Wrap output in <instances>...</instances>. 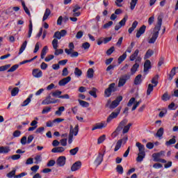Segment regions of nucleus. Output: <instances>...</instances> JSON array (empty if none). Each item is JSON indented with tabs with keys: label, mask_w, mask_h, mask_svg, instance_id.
Returning a JSON list of instances; mask_svg holds the SVG:
<instances>
[{
	"label": "nucleus",
	"mask_w": 178,
	"mask_h": 178,
	"mask_svg": "<svg viewBox=\"0 0 178 178\" xmlns=\"http://www.w3.org/2000/svg\"><path fill=\"white\" fill-rule=\"evenodd\" d=\"M113 24V22L110 21L103 26V29H109V27H111Z\"/></svg>",
	"instance_id": "nucleus-64"
},
{
	"label": "nucleus",
	"mask_w": 178,
	"mask_h": 178,
	"mask_svg": "<svg viewBox=\"0 0 178 178\" xmlns=\"http://www.w3.org/2000/svg\"><path fill=\"white\" fill-rule=\"evenodd\" d=\"M151 61L149 60H146L144 63V72L147 73L151 69Z\"/></svg>",
	"instance_id": "nucleus-24"
},
{
	"label": "nucleus",
	"mask_w": 178,
	"mask_h": 178,
	"mask_svg": "<svg viewBox=\"0 0 178 178\" xmlns=\"http://www.w3.org/2000/svg\"><path fill=\"white\" fill-rule=\"evenodd\" d=\"M154 86L152 84L149 83L147 86V95H151V93L154 91Z\"/></svg>",
	"instance_id": "nucleus-39"
},
{
	"label": "nucleus",
	"mask_w": 178,
	"mask_h": 178,
	"mask_svg": "<svg viewBox=\"0 0 178 178\" xmlns=\"http://www.w3.org/2000/svg\"><path fill=\"white\" fill-rule=\"evenodd\" d=\"M141 77H143V75H141V74H138V76H136L135 77L134 84L136 86H138V85L141 84V83H143V79H141Z\"/></svg>",
	"instance_id": "nucleus-26"
},
{
	"label": "nucleus",
	"mask_w": 178,
	"mask_h": 178,
	"mask_svg": "<svg viewBox=\"0 0 178 178\" xmlns=\"http://www.w3.org/2000/svg\"><path fill=\"white\" fill-rule=\"evenodd\" d=\"M52 108L49 106H47L42 111V114L45 115V113H48L49 112H51Z\"/></svg>",
	"instance_id": "nucleus-57"
},
{
	"label": "nucleus",
	"mask_w": 178,
	"mask_h": 178,
	"mask_svg": "<svg viewBox=\"0 0 178 178\" xmlns=\"http://www.w3.org/2000/svg\"><path fill=\"white\" fill-rule=\"evenodd\" d=\"M127 58V54L124 52L122 56L118 58V64L120 65Z\"/></svg>",
	"instance_id": "nucleus-37"
},
{
	"label": "nucleus",
	"mask_w": 178,
	"mask_h": 178,
	"mask_svg": "<svg viewBox=\"0 0 178 178\" xmlns=\"http://www.w3.org/2000/svg\"><path fill=\"white\" fill-rule=\"evenodd\" d=\"M87 76L88 79H92V77H94V70L92 68L88 70Z\"/></svg>",
	"instance_id": "nucleus-41"
},
{
	"label": "nucleus",
	"mask_w": 178,
	"mask_h": 178,
	"mask_svg": "<svg viewBox=\"0 0 178 178\" xmlns=\"http://www.w3.org/2000/svg\"><path fill=\"white\" fill-rule=\"evenodd\" d=\"M127 122H129V120L124 118L119 123L118 127L115 129V131L113 132V134H111V137L113 138H115V137H118V136H119V133H120L122 130V134H126L127 133H129V130H130V127L133 126V124L129 123L127 124Z\"/></svg>",
	"instance_id": "nucleus-1"
},
{
	"label": "nucleus",
	"mask_w": 178,
	"mask_h": 178,
	"mask_svg": "<svg viewBox=\"0 0 178 178\" xmlns=\"http://www.w3.org/2000/svg\"><path fill=\"white\" fill-rule=\"evenodd\" d=\"M161 27H162V17H158L157 25L154 27L152 38L148 40L149 44H155V41H156L158 37H159V31H161Z\"/></svg>",
	"instance_id": "nucleus-2"
},
{
	"label": "nucleus",
	"mask_w": 178,
	"mask_h": 178,
	"mask_svg": "<svg viewBox=\"0 0 178 178\" xmlns=\"http://www.w3.org/2000/svg\"><path fill=\"white\" fill-rule=\"evenodd\" d=\"M10 151L9 147H0V154H8Z\"/></svg>",
	"instance_id": "nucleus-36"
},
{
	"label": "nucleus",
	"mask_w": 178,
	"mask_h": 178,
	"mask_svg": "<svg viewBox=\"0 0 178 178\" xmlns=\"http://www.w3.org/2000/svg\"><path fill=\"white\" fill-rule=\"evenodd\" d=\"M165 152L163 150H161V152L157 153H154L152 154L153 161L154 162H157L158 161H159V159H161V158H163V156H165Z\"/></svg>",
	"instance_id": "nucleus-8"
},
{
	"label": "nucleus",
	"mask_w": 178,
	"mask_h": 178,
	"mask_svg": "<svg viewBox=\"0 0 178 178\" xmlns=\"http://www.w3.org/2000/svg\"><path fill=\"white\" fill-rule=\"evenodd\" d=\"M62 112H65L64 106L59 107L58 110L55 112V115H58V116H60L62 115Z\"/></svg>",
	"instance_id": "nucleus-48"
},
{
	"label": "nucleus",
	"mask_w": 178,
	"mask_h": 178,
	"mask_svg": "<svg viewBox=\"0 0 178 178\" xmlns=\"http://www.w3.org/2000/svg\"><path fill=\"white\" fill-rule=\"evenodd\" d=\"M113 52H115V47H111L106 51V54L108 55V56H110V55H112Z\"/></svg>",
	"instance_id": "nucleus-58"
},
{
	"label": "nucleus",
	"mask_w": 178,
	"mask_h": 178,
	"mask_svg": "<svg viewBox=\"0 0 178 178\" xmlns=\"http://www.w3.org/2000/svg\"><path fill=\"white\" fill-rule=\"evenodd\" d=\"M16 175V169H13L11 172H8L6 175V177L8 178L15 177V175Z\"/></svg>",
	"instance_id": "nucleus-54"
},
{
	"label": "nucleus",
	"mask_w": 178,
	"mask_h": 178,
	"mask_svg": "<svg viewBox=\"0 0 178 178\" xmlns=\"http://www.w3.org/2000/svg\"><path fill=\"white\" fill-rule=\"evenodd\" d=\"M51 44L53 45L54 49H55L54 55L58 56V55H62V54H63V49H58V40L54 39L52 40Z\"/></svg>",
	"instance_id": "nucleus-4"
},
{
	"label": "nucleus",
	"mask_w": 178,
	"mask_h": 178,
	"mask_svg": "<svg viewBox=\"0 0 178 178\" xmlns=\"http://www.w3.org/2000/svg\"><path fill=\"white\" fill-rule=\"evenodd\" d=\"M116 91V83H111L108 88L104 90V96L106 98H109L111 95H112V92H115Z\"/></svg>",
	"instance_id": "nucleus-3"
},
{
	"label": "nucleus",
	"mask_w": 178,
	"mask_h": 178,
	"mask_svg": "<svg viewBox=\"0 0 178 178\" xmlns=\"http://www.w3.org/2000/svg\"><path fill=\"white\" fill-rule=\"evenodd\" d=\"M140 52V50L136 49L135 50V51L134 52V54H132L130 57H129V60H131V62H134V60H137V58L140 57V56H138V54Z\"/></svg>",
	"instance_id": "nucleus-20"
},
{
	"label": "nucleus",
	"mask_w": 178,
	"mask_h": 178,
	"mask_svg": "<svg viewBox=\"0 0 178 178\" xmlns=\"http://www.w3.org/2000/svg\"><path fill=\"white\" fill-rule=\"evenodd\" d=\"M81 168V161L75 162L71 167L72 172H76V170H79Z\"/></svg>",
	"instance_id": "nucleus-18"
},
{
	"label": "nucleus",
	"mask_w": 178,
	"mask_h": 178,
	"mask_svg": "<svg viewBox=\"0 0 178 178\" xmlns=\"http://www.w3.org/2000/svg\"><path fill=\"white\" fill-rule=\"evenodd\" d=\"M116 171L120 175H123V167L122 165H117Z\"/></svg>",
	"instance_id": "nucleus-60"
},
{
	"label": "nucleus",
	"mask_w": 178,
	"mask_h": 178,
	"mask_svg": "<svg viewBox=\"0 0 178 178\" xmlns=\"http://www.w3.org/2000/svg\"><path fill=\"white\" fill-rule=\"evenodd\" d=\"M31 34H33V22L29 20V29L28 32V38H31Z\"/></svg>",
	"instance_id": "nucleus-33"
},
{
	"label": "nucleus",
	"mask_w": 178,
	"mask_h": 178,
	"mask_svg": "<svg viewBox=\"0 0 178 178\" xmlns=\"http://www.w3.org/2000/svg\"><path fill=\"white\" fill-rule=\"evenodd\" d=\"M33 98V95H30L29 97L24 101L21 106H27L30 102H31V99Z\"/></svg>",
	"instance_id": "nucleus-31"
},
{
	"label": "nucleus",
	"mask_w": 178,
	"mask_h": 178,
	"mask_svg": "<svg viewBox=\"0 0 178 178\" xmlns=\"http://www.w3.org/2000/svg\"><path fill=\"white\" fill-rule=\"evenodd\" d=\"M58 99H55L51 97V95H49L42 102V105H50V104H56Z\"/></svg>",
	"instance_id": "nucleus-5"
},
{
	"label": "nucleus",
	"mask_w": 178,
	"mask_h": 178,
	"mask_svg": "<svg viewBox=\"0 0 178 178\" xmlns=\"http://www.w3.org/2000/svg\"><path fill=\"white\" fill-rule=\"evenodd\" d=\"M22 5L24 8V12L26 13V15H28L29 16H30L31 13H30V10H29V8H27V6H26V3H24V1H22Z\"/></svg>",
	"instance_id": "nucleus-50"
},
{
	"label": "nucleus",
	"mask_w": 178,
	"mask_h": 178,
	"mask_svg": "<svg viewBox=\"0 0 178 178\" xmlns=\"http://www.w3.org/2000/svg\"><path fill=\"white\" fill-rule=\"evenodd\" d=\"M106 136L105 135H102V136H100L98 139H97V144H102L103 141H105V138H106Z\"/></svg>",
	"instance_id": "nucleus-63"
},
{
	"label": "nucleus",
	"mask_w": 178,
	"mask_h": 178,
	"mask_svg": "<svg viewBox=\"0 0 178 178\" xmlns=\"http://www.w3.org/2000/svg\"><path fill=\"white\" fill-rule=\"evenodd\" d=\"M144 158H145V154H138V157L136 158L137 162H143L144 160Z\"/></svg>",
	"instance_id": "nucleus-42"
},
{
	"label": "nucleus",
	"mask_w": 178,
	"mask_h": 178,
	"mask_svg": "<svg viewBox=\"0 0 178 178\" xmlns=\"http://www.w3.org/2000/svg\"><path fill=\"white\" fill-rule=\"evenodd\" d=\"M74 73L76 77H80L83 74V72L79 67L75 68Z\"/></svg>",
	"instance_id": "nucleus-44"
},
{
	"label": "nucleus",
	"mask_w": 178,
	"mask_h": 178,
	"mask_svg": "<svg viewBox=\"0 0 178 178\" xmlns=\"http://www.w3.org/2000/svg\"><path fill=\"white\" fill-rule=\"evenodd\" d=\"M63 77H66V76H69V70H67V67H64L62 72Z\"/></svg>",
	"instance_id": "nucleus-62"
},
{
	"label": "nucleus",
	"mask_w": 178,
	"mask_h": 178,
	"mask_svg": "<svg viewBox=\"0 0 178 178\" xmlns=\"http://www.w3.org/2000/svg\"><path fill=\"white\" fill-rule=\"evenodd\" d=\"M67 34V31L66 30H61L60 31H56L54 33V35L53 36V38H55L54 40H60L62 37H65Z\"/></svg>",
	"instance_id": "nucleus-9"
},
{
	"label": "nucleus",
	"mask_w": 178,
	"mask_h": 178,
	"mask_svg": "<svg viewBox=\"0 0 178 178\" xmlns=\"http://www.w3.org/2000/svg\"><path fill=\"white\" fill-rule=\"evenodd\" d=\"M159 79V75H156L152 78L151 83L154 84V87H156V86H158Z\"/></svg>",
	"instance_id": "nucleus-35"
},
{
	"label": "nucleus",
	"mask_w": 178,
	"mask_h": 178,
	"mask_svg": "<svg viewBox=\"0 0 178 178\" xmlns=\"http://www.w3.org/2000/svg\"><path fill=\"white\" fill-rule=\"evenodd\" d=\"M104 154L99 153L98 156H97L96 159L94 161V164L96 166H99L101 163H102V161H104Z\"/></svg>",
	"instance_id": "nucleus-15"
},
{
	"label": "nucleus",
	"mask_w": 178,
	"mask_h": 178,
	"mask_svg": "<svg viewBox=\"0 0 178 178\" xmlns=\"http://www.w3.org/2000/svg\"><path fill=\"white\" fill-rule=\"evenodd\" d=\"M106 126H108V124H106V122H98L92 128V131H94V130H101L102 129H105Z\"/></svg>",
	"instance_id": "nucleus-10"
},
{
	"label": "nucleus",
	"mask_w": 178,
	"mask_h": 178,
	"mask_svg": "<svg viewBox=\"0 0 178 178\" xmlns=\"http://www.w3.org/2000/svg\"><path fill=\"white\" fill-rule=\"evenodd\" d=\"M156 137H159V138H161V137H162V136H163V128L161 127L156 132V134H155Z\"/></svg>",
	"instance_id": "nucleus-45"
},
{
	"label": "nucleus",
	"mask_w": 178,
	"mask_h": 178,
	"mask_svg": "<svg viewBox=\"0 0 178 178\" xmlns=\"http://www.w3.org/2000/svg\"><path fill=\"white\" fill-rule=\"evenodd\" d=\"M166 147H170V145H173V144H176V136H173L171 139L165 142Z\"/></svg>",
	"instance_id": "nucleus-25"
},
{
	"label": "nucleus",
	"mask_w": 178,
	"mask_h": 178,
	"mask_svg": "<svg viewBox=\"0 0 178 178\" xmlns=\"http://www.w3.org/2000/svg\"><path fill=\"white\" fill-rule=\"evenodd\" d=\"M141 60H142L141 57H137L136 60V63L131 68V74L133 75L136 74V72H137V70H138V67H140V65L138 63L141 62Z\"/></svg>",
	"instance_id": "nucleus-7"
},
{
	"label": "nucleus",
	"mask_w": 178,
	"mask_h": 178,
	"mask_svg": "<svg viewBox=\"0 0 178 178\" xmlns=\"http://www.w3.org/2000/svg\"><path fill=\"white\" fill-rule=\"evenodd\" d=\"M52 97H54L56 98H59V97H61L62 95V91L60 90H56L53 92H51Z\"/></svg>",
	"instance_id": "nucleus-43"
},
{
	"label": "nucleus",
	"mask_w": 178,
	"mask_h": 178,
	"mask_svg": "<svg viewBox=\"0 0 178 178\" xmlns=\"http://www.w3.org/2000/svg\"><path fill=\"white\" fill-rule=\"evenodd\" d=\"M32 75L35 79H40L42 76V71L38 68L33 69L32 71Z\"/></svg>",
	"instance_id": "nucleus-16"
},
{
	"label": "nucleus",
	"mask_w": 178,
	"mask_h": 178,
	"mask_svg": "<svg viewBox=\"0 0 178 178\" xmlns=\"http://www.w3.org/2000/svg\"><path fill=\"white\" fill-rule=\"evenodd\" d=\"M154 86L152 84L149 83L147 86V95H151V93L154 91Z\"/></svg>",
	"instance_id": "nucleus-40"
},
{
	"label": "nucleus",
	"mask_w": 178,
	"mask_h": 178,
	"mask_svg": "<svg viewBox=\"0 0 178 178\" xmlns=\"http://www.w3.org/2000/svg\"><path fill=\"white\" fill-rule=\"evenodd\" d=\"M127 81L122 77L120 78L118 81V87H123L126 84Z\"/></svg>",
	"instance_id": "nucleus-49"
},
{
	"label": "nucleus",
	"mask_w": 178,
	"mask_h": 178,
	"mask_svg": "<svg viewBox=\"0 0 178 178\" xmlns=\"http://www.w3.org/2000/svg\"><path fill=\"white\" fill-rule=\"evenodd\" d=\"M80 9H81V7L77 5L75 6L72 10V16L74 17H79V16L81 15L80 12H79Z\"/></svg>",
	"instance_id": "nucleus-17"
},
{
	"label": "nucleus",
	"mask_w": 178,
	"mask_h": 178,
	"mask_svg": "<svg viewBox=\"0 0 178 178\" xmlns=\"http://www.w3.org/2000/svg\"><path fill=\"white\" fill-rule=\"evenodd\" d=\"M72 134L75 136L79 134V124H76L74 129H72Z\"/></svg>",
	"instance_id": "nucleus-55"
},
{
	"label": "nucleus",
	"mask_w": 178,
	"mask_h": 178,
	"mask_svg": "<svg viewBox=\"0 0 178 178\" xmlns=\"http://www.w3.org/2000/svg\"><path fill=\"white\" fill-rule=\"evenodd\" d=\"M65 149L63 147H57L53 148L51 152H53V154H61L62 152H65Z\"/></svg>",
	"instance_id": "nucleus-23"
},
{
	"label": "nucleus",
	"mask_w": 178,
	"mask_h": 178,
	"mask_svg": "<svg viewBox=\"0 0 178 178\" xmlns=\"http://www.w3.org/2000/svg\"><path fill=\"white\" fill-rule=\"evenodd\" d=\"M56 163L58 166H60V168H62L64 165H66V156H59L57 159Z\"/></svg>",
	"instance_id": "nucleus-12"
},
{
	"label": "nucleus",
	"mask_w": 178,
	"mask_h": 178,
	"mask_svg": "<svg viewBox=\"0 0 178 178\" xmlns=\"http://www.w3.org/2000/svg\"><path fill=\"white\" fill-rule=\"evenodd\" d=\"M79 147H76L74 149H70V155H72V156L76 155L79 152Z\"/></svg>",
	"instance_id": "nucleus-52"
},
{
	"label": "nucleus",
	"mask_w": 178,
	"mask_h": 178,
	"mask_svg": "<svg viewBox=\"0 0 178 178\" xmlns=\"http://www.w3.org/2000/svg\"><path fill=\"white\" fill-rule=\"evenodd\" d=\"M136 147L138 148V151L140 154H145V146L141 144L140 142H137L136 143Z\"/></svg>",
	"instance_id": "nucleus-19"
},
{
	"label": "nucleus",
	"mask_w": 178,
	"mask_h": 178,
	"mask_svg": "<svg viewBox=\"0 0 178 178\" xmlns=\"http://www.w3.org/2000/svg\"><path fill=\"white\" fill-rule=\"evenodd\" d=\"M19 94V88L15 87L11 90V96L16 97Z\"/></svg>",
	"instance_id": "nucleus-47"
},
{
	"label": "nucleus",
	"mask_w": 178,
	"mask_h": 178,
	"mask_svg": "<svg viewBox=\"0 0 178 178\" xmlns=\"http://www.w3.org/2000/svg\"><path fill=\"white\" fill-rule=\"evenodd\" d=\"M17 69H19V65H14L7 72L11 73L15 72Z\"/></svg>",
	"instance_id": "nucleus-53"
},
{
	"label": "nucleus",
	"mask_w": 178,
	"mask_h": 178,
	"mask_svg": "<svg viewBox=\"0 0 178 178\" xmlns=\"http://www.w3.org/2000/svg\"><path fill=\"white\" fill-rule=\"evenodd\" d=\"M55 163H56V161H55V160H50L48 161L47 166V168H51L52 166H55Z\"/></svg>",
	"instance_id": "nucleus-61"
},
{
	"label": "nucleus",
	"mask_w": 178,
	"mask_h": 178,
	"mask_svg": "<svg viewBox=\"0 0 178 178\" xmlns=\"http://www.w3.org/2000/svg\"><path fill=\"white\" fill-rule=\"evenodd\" d=\"M26 47H27V40H25L21 45L19 51L18 53L19 55H22V54H23V51L26 49Z\"/></svg>",
	"instance_id": "nucleus-30"
},
{
	"label": "nucleus",
	"mask_w": 178,
	"mask_h": 178,
	"mask_svg": "<svg viewBox=\"0 0 178 178\" xmlns=\"http://www.w3.org/2000/svg\"><path fill=\"white\" fill-rule=\"evenodd\" d=\"M69 49H65V52L67 55H70L72 52L74 50V44L73 42H70L68 45Z\"/></svg>",
	"instance_id": "nucleus-22"
},
{
	"label": "nucleus",
	"mask_w": 178,
	"mask_h": 178,
	"mask_svg": "<svg viewBox=\"0 0 178 178\" xmlns=\"http://www.w3.org/2000/svg\"><path fill=\"white\" fill-rule=\"evenodd\" d=\"M47 52H48V46H44L41 51V54H40L41 59H44V58H45V55H47Z\"/></svg>",
	"instance_id": "nucleus-29"
},
{
	"label": "nucleus",
	"mask_w": 178,
	"mask_h": 178,
	"mask_svg": "<svg viewBox=\"0 0 178 178\" xmlns=\"http://www.w3.org/2000/svg\"><path fill=\"white\" fill-rule=\"evenodd\" d=\"M152 55H154V51L148 49L145 55L144 59H149Z\"/></svg>",
	"instance_id": "nucleus-34"
},
{
	"label": "nucleus",
	"mask_w": 178,
	"mask_h": 178,
	"mask_svg": "<svg viewBox=\"0 0 178 178\" xmlns=\"http://www.w3.org/2000/svg\"><path fill=\"white\" fill-rule=\"evenodd\" d=\"M127 140H129V138H127V136H125L123 138L118 140V142L115 145V147L114 148L115 152L119 151V149H120V148L122 147V144H126V143H127Z\"/></svg>",
	"instance_id": "nucleus-6"
},
{
	"label": "nucleus",
	"mask_w": 178,
	"mask_h": 178,
	"mask_svg": "<svg viewBox=\"0 0 178 178\" xmlns=\"http://www.w3.org/2000/svg\"><path fill=\"white\" fill-rule=\"evenodd\" d=\"M35 163L38 165V163H41L42 162V156L38 154L34 157Z\"/></svg>",
	"instance_id": "nucleus-32"
},
{
	"label": "nucleus",
	"mask_w": 178,
	"mask_h": 178,
	"mask_svg": "<svg viewBox=\"0 0 178 178\" xmlns=\"http://www.w3.org/2000/svg\"><path fill=\"white\" fill-rule=\"evenodd\" d=\"M71 80V76H67L65 78H63V79L58 81V86H60V87H64V86H66V84L70 83Z\"/></svg>",
	"instance_id": "nucleus-14"
},
{
	"label": "nucleus",
	"mask_w": 178,
	"mask_h": 178,
	"mask_svg": "<svg viewBox=\"0 0 178 178\" xmlns=\"http://www.w3.org/2000/svg\"><path fill=\"white\" fill-rule=\"evenodd\" d=\"M119 113H120V110H118L117 112L111 113L109 116L107 118L106 122L107 123H111L113 119H116L118 116H119Z\"/></svg>",
	"instance_id": "nucleus-13"
},
{
	"label": "nucleus",
	"mask_w": 178,
	"mask_h": 178,
	"mask_svg": "<svg viewBox=\"0 0 178 178\" xmlns=\"http://www.w3.org/2000/svg\"><path fill=\"white\" fill-rule=\"evenodd\" d=\"M49 15H51V10L49 8H47L42 17V22H45V20L49 17Z\"/></svg>",
	"instance_id": "nucleus-28"
},
{
	"label": "nucleus",
	"mask_w": 178,
	"mask_h": 178,
	"mask_svg": "<svg viewBox=\"0 0 178 178\" xmlns=\"http://www.w3.org/2000/svg\"><path fill=\"white\" fill-rule=\"evenodd\" d=\"M137 26H138V22L134 21L131 25V27L129 29L128 33H129V34H131V33H133V31L136 30Z\"/></svg>",
	"instance_id": "nucleus-27"
},
{
	"label": "nucleus",
	"mask_w": 178,
	"mask_h": 178,
	"mask_svg": "<svg viewBox=\"0 0 178 178\" xmlns=\"http://www.w3.org/2000/svg\"><path fill=\"white\" fill-rule=\"evenodd\" d=\"M162 101L166 102L170 99V96L168 94V92L164 93L161 97Z\"/></svg>",
	"instance_id": "nucleus-51"
},
{
	"label": "nucleus",
	"mask_w": 178,
	"mask_h": 178,
	"mask_svg": "<svg viewBox=\"0 0 178 178\" xmlns=\"http://www.w3.org/2000/svg\"><path fill=\"white\" fill-rule=\"evenodd\" d=\"M79 103L81 106H83V108H88L90 106V104L86 101H83L81 99H79Z\"/></svg>",
	"instance_id": "nucleus-38"
},
{
	"label": "nucleus",
	"mask_w": 178,
	"mask_h": 178,
	"mask_svg": "<svg viewBox=\"0 0 178 178\" xmlns=\"http://www.w3.org/2000/svg\"><path fill=\"white\" fill-rule=\"evenodd\" d=\"M122 100H123V97L122 96L118 97L115 100L112 102L111 104L110 105V108L115 109V108L119 106V104H120L121 101Z\"/></svg>",
	"instance_id": "nucleus-11"
},
{
	"label": "nucleus",
	"mask_w": 178,
	"mask_h": 178,
	"mask_svg": "<svg viewBox=\"0 0 178 178\" xmlns=\"http://www.w3.org/2000/svg\"><path fill=\"white\" fill-rule=\"evenodd\" d=\"M145 29H147V26H145V25H143L139 29V30L136 33V38H140V37H141V35H143V34H144V33H145Z\"/></svg>",
	"instance_id": "nucleus-21"
},
{
	"label": "nucleus",
	"mask_w": 178,
	"mask_h": 178,
	"mask_svg": "<svg viewBox=\"0 0 178 178\" xmlns=\"http://www.w3.org/2000/svg\"><path fill=\"white\" fill-rule=\"evenodd\" d=\"M89 94L92 97H94V98H97V88H93L92 90L89 91Z\"/></svg>",
	"instance_id": "nucleus-59"
},
{
	"label": "nucleus",
	"mask_w": 178,
	"mask_h": 178,
	"mask_svg": "<svg viewBox=\"0 0 178 178\" xmlns=\"http://www.w3.org/2000/svg\"><path fill=\"white\" fill-rule=\"evenodd\" d=\"M9 67H10V64L2 65L0 67V72H5V71L8 70V69H9Z\"/></svg>",
	"instance_id": "nucleus-56"
},
{
	"label": "nucleus",
	"mask_w": 178,
	"mask_h": 178,
	"mask_svg": "<svg viewBox=\"0 0 178 178\" xmlns=\"http://www.w3.org/2000/svg\"><path fill=\"white\" fill-rule=\"evenodd\" d=\"M137 2H138V0H131L130 3L131 10H134V8H136V5H137Z\"/></svg>",
	"instance_id": "nucleus-46"
}]
</instances>
